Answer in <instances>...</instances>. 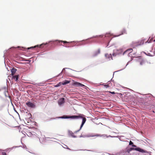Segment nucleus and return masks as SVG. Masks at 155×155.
Instances as JSON below:
<instances>
[{
    "label": "nucleus",
    "mask_w": 155,
    "mask_h": 155,
    "mask_svg": "<svg viewBox=\"0 0 155 155\" xmlns=\"http://www.w3.org/2000/svg\"><path fill=\"white\" fill-rule=\"evenodd\" d=\"M11 127H13V126H11Z\"/></svg>",
    "instance_id": "31"
},
{
    "label": "nucleus",
    "mask_w": 155,
    "mask_h": 155,
    "mask_svg": "<svg viewBox=\"0 0 155 155\" xmlns=\"http://www.w3.org/2000/svg\"><path fill=\"white\" fill-rule=\"evenodd\" d=\"M26 104L29 107L34 108L35 107V105L34 104H33L30 102H26Z\"/></svg>",
    "instance_id": "4"
},
{
    "label": "nucleus",
    "mask_w": 155,
    "mask_h": 155,
    "mask_svg": "<svg viewBox=\"0 0 155 155\" xmlns=\"http://www.w3.org/2000/svg\"><path fill=\"white\" fill-rule=\"evenodd\" d=\"M134 150L142 153H146L147 152L145 150L143 149H141L139 147L135 148Z\"/></svg>",
    "instance_id": "9"
},
{
    "label": "nucleus",
    "mask_w": 155,
    "mask_h": 155,
    "mask_svg": "<svg viewBox=\"0 0 155 155\" xmlns=\"http://www.w3.org/2000/svg\"><path fill=\"white\" fill-rule=\"evenodd\" d=\"M98 53H100V51H98Z\"/></svg>",
    "instance_id": "30"
},
{
    "label": "nucleus",
    "mask_w": 155,
    "mask_h": 155,
    "mask_svg": "<svg viewBox=\"0 0 155 155\" xmlns=\"http://www.w3.org/2000/svg\"><path fill=\"white\" fill-rule=\"evenodd\" d=\"M64 102V98H60L58 101L59 105H61Z\"/></svg>",
    "instance_id": "7"
},
{
    "label": "nucleus",
    "mask_w": 155,
    "mask_h": 155,
    "mask_svg": "<svg viewBox=\"0 0 155 155\" xmlns=\"http://www.w3.org/2000/svg\"><path fill=\"white\" fill-rule=\"evenodd\" d=\"M121 32H122L121 34H120V35H123V34H126V30H125V29H123V30H122V31H121ZM119 35H118L117 36H119Z\"/></svg>",
    "instance_id": "14"
},
{
    "label": "nucleus",
    "mask_w": 155,
    "mask_h": 155,
    "mask_svg": "<svg viewBox=\"0 0 155 155\" xmlns=\"http://www.w3.org/2000/svg\"><path fill=\"white\" fill-rule=\"evenodd\" d=\"M110 92V93L112 94H115V93L114 91L112 92Z\"/></svg>",
    "instance_id": "23"
},
{
    "label": "nucleus",
    "mask_w": 155,
    "mask_h": 155,
    "mask_svg": "<svg viewBox=\"0 0 155 155\" xmlns=\"http://www.w3.org/2000/svg\"><path fill=\"white\" fill-rule=\"evenodd\" d=\"M111 35L110 33H107L105 35V37H109Z\"/></svg>",
    "instance_id": "16"
},
{
    "label": "nucleus",
    "mask_w": 155,
    "mask_h": 155,
    "mask_svg": "<svg viewBox=\"0 0 155 155\" xmlns=\"http://www.w3.org/2000/svg\"><path fill=\"white\" fill-rule=\"evenodd\" d=\"M63 42L64 43H68V46H66V47H73L75 45L74 44L73 42H67L66 41H59L58 42L59 43Z\"/></svg>",
    "instance_id": "2"
},
{
    "label": "nucleus",
    "mask_w": 155,
    "mask_h": 155,
    "mask_svg": "<svg viewBox=\"0 0 155 155\" xmlns=\"http://www.w3.org/2000/svg\"><path fill=\"white\" fill-rule=\"evenodd\" d=\"M132 44L133 45L136 46L138 45L137 43L136 42H133Z\"/></svg>",
    "instance_id": "18"
},
{
    "label": "nucleus",
    "mask_w": 155,
    "mask_h": 155,
    "mask_svg": "<svg viewBox=\"0 0 155 155\" xmlns=\"http://www.w3.org/2000/svg\"><path fill=\"white\" fill-rule=\"evenodd\" d=\"M17 71V70L16 68L13 67L12 69H11V71L12 73L11 74L12 75H14L16 73Z\"/></svg>",
    "instance_id": "6"
},
{
    "label": "nucleus",
    "mask_w": 155,
    "mask_h": 155,
    "mask_svg": "<svg viewBox=\"0 0 155 155\" xmlns=\"http://www.w3.org/2000/svg\"><path fill=\"white\" fill-rule=\"evenodd\" d=\"M61 84V82H60L58 84H56L55 86L56 87H57L60 86Z\"/></svg>",
    "instance_id": "17"
},
{
    "label": "nucleus",
    "mask_w": 155,
    "mask_h": 155,
    "mask_svg": "<svg viewBox=\"0 0 155 155\" xmlns=\"http://www.w3.org/2000/svg\"><path fill=\"white\" fill-rule=\"evenodd\" d=\"M45 44H41L39 45H36V46H35V47H31L30 48H28V49H31V48H35L36 47H39V48H42L43 47V46L44 45H45Z\"/></svg>",
    "instance_id": "11"
},
{
    "label": "nucleus",
    "mask_w": 155,
    "mask_h": 155,
    "mask_svg": "<svg viewBox=\"0 0 155 155\" xmlns=\"http://www.w3.org/2000/svg\"><path fill=\"white\" fill-rule=\"evenodd\" d=\"M143 64V62H142V61L140 62V65H142Z\"/></svg>",
    "instance_id": "26"
},
{
    "label": "nucleus",
    "mask_w": 155,
    "mask_h": 155,
    "mask_svg": "<svg viewBox=\"0 0 155 155\" xmlns=\"http://www.w3.org/2000/svg\"><path fill=\"white\" fill-rule=\"evenodd\" d=\"M73 85H74L76 87H84L85 86L81 83L78 82H74L73 83Z\"/></svg>",
    "instance_id": "3"
},
{
    "label": "nucleus",
    "mask_w": 155,
    "mask_h": 155,
    "mask_svg": "<svg viewBox=\"0 0 155 155\" xmlns=\"http://www.w3.org/2000/svg\"><path fill=\"white\" fill-rule=\"evenodd\" d=\"M105 56L109 60L112 59V57L111 54H105Z\"/></svg>",
    "instance_id": "8"
},
{
    "label": "nucleus",
    "mask_w": 155,
    "mask_h": 155,
    "mask_svg": "<svg viewBox=\"0 0 155 155\" xmlns=\"http://www.w3.org/2000/svg\"><path fill=\"white\" fill-rule=\"evenodd\" d=\"M95 136H97V137H99V136L102 137V136H103V137H108L106 135H105V134L102 135V136H101L100 135H99V134H97V135H93V136H92V137H95Z\"/></svg>",
    "instance_id": "13"
},
{
    "label": "nucleus",
    "mask_w": 155,
    "mask_h": 155,
    "mask_svg": "<svg viewBox=\"0 0 155 155\" xmlns=\"http://www.w3.org/2000/svg\"><path fill=\"white\" fill-rule=\"evenodd\" d=\"M154 41H155V39L154 40Z\"/></svg>",
    "instance_id": "33"
},
{
    "label": "nucleus",
    "mask_w": 155,
    "mask_h": 155,
    "mask_svg": "<svg viewBox=\"0 0 155 155\" xmlns=\"http://www.w3.org/2000/svg\"><path fill=\"white\" fill-rule=\"evenodd\" d=\"M2 154L3 155H7L6 153L5 152H3L2 153Z\"/></svg>",
    "instance_id": "24"
},
{
    "label": "nucleus",
    "mask_w": 155,
    "mask_h": 155,
    "mask_svg": "<svg viewBox=\"0 0 155 155\" xmlns=\"http://www.w3.org/2000/svg\"><path fill=\"white\" fill-rule=\"evenodd\" d=\"M12 79L15 80V81L17 82L18 81V79L19 78V75H12Z\"/></svg>",
    "instance_id": "5"
},
{
    "label": "nucleus",
    "mask_w": 155,
    "mask_h": 155,
    "mask_svg": "<svg viewBox=\"0 0 155 155\" xmlns=\"http://www.w3.org/2000/svg\"><path fill=\"white\" fill-rule=\"evenodd\" d=\"M4 89H0V91H1V90H3Z\"/></svg>",
    "instance_id": "28"
},
{
    "label": "nucleus",
    "mask_w": 155,
    "mask_h": 155,
    "mask_svg": "<svg viewBox=\"0 0 155 155\" xmlns=\"http://www.w3.org/2000/svg\"><path fill=\"white\" fill-rule=\"evenodd\" d=\"M11 103L12 105L13 106V104L11 102Z\"/></svg>",
    "instance_id": "29"
},
{
    "label": "nucleus",
    "mask_w": 155,
    "mask_h": 155,
    "mask_svg": "<svg viewBox=\"0 0 155 155\" xmlns=\"http://www.w3.org/2000/svg\"><path fill=\"white\" fill-rule=\"evenodd\" d=\"M5 96L6 97H9V98H10V95L9 94H8V91H7L6 92V91H5Z\"/></svg>",
    "instance_id": "15"
},
{
    "label": "nucleus",
    "mask_w": 155,
    "mask_h": 155,
    "mask_svg": "<svg viewBox=\"0 0 155 155\" xmlns=\"http://www.w3.org/2000/svg\"><path fill=\"white\" fill-rule=\"evenodd\" d=\"M61 82V84L64 85L66 84H67L69 83L70 82V81H69L68 80H65L63 82Z\"/></svg>",
    "instance_id": "12"
},
{
    "label": "nucleus",
    "mask_w": 155,
    "mask_h": 155,
    "mask_svg": "<svg viewBox=\"0 0 155 155\" xmlns=\"http://www.w3.org/2000/svg\"><path fill=\"white\" fill-rule=\"evenodd\" d=\"M14 127H17V126H15Z\"/></svg>",
    "instance_id": "32"
},
{
    "label": "nucleus",
    "mask_w": 155,
    "mask_h": 155,
    "mask_svg": "<svg viewBox=\"0 0 155 155\" xmlns=\"http://www.w3.org/2000/svg\"><path fill=\"white\" fill-rule=\"evenodd\" d=\"M151 42V41H150L149 42Z\"/></svg>",
    "instance_id": "34"
},
{
    "label": "nucleus",
    "mask_w": 155,
    "mask_h": 155,
    "mask_svg": "<svg viewBox=\"0 0 155 155\" xmlns=\"http://www.w3.org/2000/svg\"><path fill=\"white\" fill-rule=\"evenodd\" d=\"M133 144V143L131 141H130V142H129V145H132Z\"/></svg>",
    "instance_id": "21"
},
{
    "label": "nucleus",
    "mask_w": 155,
    "mask_h": 155,
    "mask_svg": "<svg viewBox=\"0 0 155 155\" xmlns=\"http://www.w3.org/2000/svg\"><path fill=\"white\" fill-rule=\"evenodd\" d=\"M68 134L69 136H70L73 137L75 138L76 137V136L74 135V133L71 131L69 130L68 131Z\"/></svg>",
    "instance_id": "10"
},
{
    "label": "nucleus",
    "mask_w": 155,
    "mask_h": 155,
    "mask_svg": "<svg viewBox=\"0 0 155 155\" xmlns=\"http://www.w3.org/2000/svg\"><path fill=\"white\" fill-rule=\"evenodd\" d=\"M104 86L106 87V88H107V87H110V86L108 84H107V85H104Z\"/></svg>",
    "instance_id": "19"
},
{
    "label": "nucleus",
    "mask_w": 155,
    "mask_h": 155,
    "mask_svg": "<svg viewBox=\"0 0 155 155\" xmlns=\"http://www.w3.org/2000/svg\"><path fill=\"white\" fill-rule=\"evenodd\" d=\"M132 146L133 147H136V145H135L133 144L132 145Z\"/></svg>",
    "instance_id": "25"
},
{
    "label": "nucleus",
    "mask_w": 155,
    "mask_h": 155,
    "mask_svg": "<svg viewBox=\"0 0 155 155\" xmlns=\"http://www.w3.org/2000/svg\"><path fill=\"white\" fill-rule=\"evenodd\" d=\"M17 147H12V148H10V150H12L14 148H17Z\"/></svg>",
    "instance_id": "22"
},
{
    "label": "nucleus",
    "mask_w": 155,
    "mask_h": 155,
    "mask_svg": "<svg viewBox=\"0 0 155 155\" xmlns=\"http://www.w3.org/2000/svg\"><path fill=\"white\" fill-rule=\"evenodd\" d=\"M112 55L113 56H114L115 55V53H113Z\"/></svg>",
    "instance_id": "27"
},
{
    "label": "nucleus",
    "mask_w": 155,
    "mask_h": 155,
    "mask_svg": "<svg viewBox=\"0 0 155 155\" xmlns=\"http://www.w3.org/2000/svg\"><path fill=\"white\" fill-rule=\"evenodd\" d=\"M83 115H82L81 114L79 115L78 116L74 115L70 116L64 115L62 117H60V118L64 119L72 118L78 119L79 118H82V124L81 125L80 129L78 130L75 132V133H77L81 129L82 127H83L86 120V118L85 117H83Z\"/></svg>",
    "instance_id": "1"
},
{
    "label": "nucleus",
    "mask_w": 155,
    "mask_h": 155,
    "mask_svg": "<svg viewBox=\"0 0 155 155\" xmlns=\"http://www.w3.org/2000/svg\"><path fill=\"white\" fill-rule=\"evenodd\" d=\"M133 51V49H132V48H130L129 49H128V50H127V51H130V52H131L132 51Z\"/></svg>",
    "instance_id": "20"
}]
</instances>
